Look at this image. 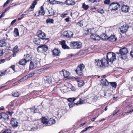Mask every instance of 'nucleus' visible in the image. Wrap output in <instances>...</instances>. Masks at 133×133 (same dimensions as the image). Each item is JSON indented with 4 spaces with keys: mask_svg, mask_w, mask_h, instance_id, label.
Instances as JSON below:
<instances>
[{
    "mask_svg": "<svg viewBox=\"0 0 133 133\" xmlns=\"http://www.w3.org/2000/svg\"><path fill=\"white\" fill-rule=\"evenodd\" d=\"M75 100V99L74 98H69L68 99V101L71 102H74Z\"/></svg>",
    "mask_w": 133,
    "mask_h": 133,
    "instance_id": "48",
    "label": "nucleus"
},
{
    "mask_svg": "<svg viewBox=\"0 0 133 133\" xmlns=\"http://www.w3.org/2000/svg\"><path fill=\"white\" fill-rule=\"evenodd\" d=\"M83 31L85 34H89L90 33L89 30L87 28L84 29Z\"/></svg>",
    "mask_w": 133,
    "mask_h": 133,
    "instance_id": "39",
    "label": "nucleus"
},
{
    "mask_svg": "<svg viewBox=\"0 0 133 133\" xmlns=\"http://www.w3.org/2000/svg\"><path fill=\"white\" fill-rule=\"evenodd\" d=\"M46 82L48 83L49 84L51 83L52 81V79L51 78L49 77V76H48L46 77Z\"/></svg>",
    "mask_w": 133,
    "mask_h": 133,
    "instance_id": "30",
    "label": "nucleus"
},
{
    "mask_svg": "<svg viewBox=\"0 0 133 133\" xmlns=\"http://www.w3.org/2000/svg\"><path fill=\"white\" fill-rule=\"evenodd\" d=\"M11 68L12 69L13 71H15V66L14 65H12L11 66L9 69H10Z\"/></svg>",
    "mask_w": 133,
    "mask_h": 133,
    "instance_id": "56",
    "label": "nucleus"
},
{
    "mask_svg": "<svg viewBox=\"0 0 133 133\" xmlns=\"http://www.w3.org/2000/svg\"><path fill=\"white\" fill-rule=\"evenodd\" d=\"M116 59L115 54L113 52H110L107 55L106 58H103L101 60L98 59H95V63L98 67L102 68L108 66L109 63L111 64Z\"/></svg>",
    "mask_w": 133,
    "mask_h": 133,
    "instance_id": "1",
    "label": "nucleus"
},
{
    "mask_svg": "<svg viewBox=\"0 0 133 133\" xmlns=\"http://www.w3.org/2000/svg\"><path fill=\"white\" fill-rule=\"evenodd\" d=\"M63 34L65 36L69 38L72 37L73 34L70 31H65L63 32Z\"/></svg>",
    "mask_w": 133,
    "mask_h": 133,
    "instance_id": "11",
    "label": "nucleus"
},
{
    "mask_svg": "<svg viewBox=\"0 0 133 133\" xmlns=\"http://www.w3.org/2000/svg\"><path fill=\"white\" fill-rule=\"evenodd\" d=\"M54 21V20L53 19L49 18L46 19V22L47 23H53Z\"/></svg>",
    "mask_w": 133,
    "mask_h": 133,
    "instance_id": "38",
    "label": "nucleus"
},
{
    "mask_svg": "<svg viewBox=\"0 0 133 133\" xmlns=\"http://www.w3.org/2000/svg\"><path fill=\"white\" fill-rule=\"evenodd\" d=\"M120 6V5L117 3L113 2L109 6L108 8L111 11H115L117 10Z\"/></svg>",
    "mask_w": 133,
    "mask_h": 133,
    "instance_id": "4",
    "label": "nucleus"
},
{
    "mask_svg": "<svg viewBox=\"0 0 133 133\" xmlns=\"http://www.w3.org/2000/svg\"><path fill=\"white\" fill-rule=\"evenodd\" d=\"M120 57L122 59H125L127 58V54L128 53L127 49L125 47L119 50Z\"/></svg>",
    "mask_w": 133,
    "mask_h": 133,
    "instance_id": "3",
    "label": "nucleus"
},
{
    "mask_svg": "<svg viewBox=\"0 0 133 133\" xmlns=\"http://www.w3.org/2000/svg\"><path fill=\"white\" fill-rule=\"evenodd\" d=\"M59 112V109H57L55 110V112H54L53 114L55 115H57L58 116Z\"/></svg>",
    "mask_w": 133,
    "mask_h": 133,
    "instance_id": "43",
    "label": "nucleus"
},
{
    "mask_svg": "<svg viewBox=\"0 0 133 133\" xmlns=\"http://www.w3.org/2000/svg\"><path fill=\"white\" fill-rule=\"evenodd\" d=\"M5 62V60L4 59H1L0 60V64L3 63Z\"/></svg>",
    "mask_w": 133,
    "mask_h": 133,
    "instance_id": "57",
    "label": "nucleus"
},
{
    "mask_svg": "<svg viewBox=\"0 0 133 133\" xmlns=\"http://www.w3.org/2000/svg\"><path fill=\"white\" fill-rule=\"evenodd\" d=\"M10 0H7L6 2L3 5L4 6V7L7 4H8L10 2Z\"/></svg>",
    "mask_w": 133,
    "mask_h": 133,
    "instance_id": "54",
    "label": "nucleus"
},
{
    "mask_svg": "<svg viewBox=\"0 0 133 133\" xmlns=\"http://www.w3.org/2000/svg\"><path fill=\"white\" fill-rule=\"evenodd\" d=\"M128 27V25L127 24L125 25V26H122L119 28L121 32L123 33L126 32Z\"/></svg>",
    "mask_w": 133,
    "mask_h": 133,
    "instance_id": "10",
    "label": "nucleus"
},
{
    "mask_svg": "<svg viewBox=\"0 0 133 133\" xmlns=\"http://www.w3.org/2000/svg\"><path fill=\"white\" fill-rule=\"evenodd\" d=\"M33 42L35 44L38 45L40 42V40L39 38H36L34 39Z\"/></svg>",
    "mask_w": 133,
    "mask_h": 133,
    "instance_id": "28",
    "label": "nucleus"
},
{
    "mask_svg": "<svg viewBox=\"0 0 133 133\" xmlns=\"http://www.w3.org/2000/svg\"><path fill=\"white\" fill-rule=\"evenodd\" d=\"M11 122L12 126L16 127L18 126V123L15 119L12 118L11 120Z\"/></svg>",
    "mask_w": 133,
    "mask_h": 133,
    "instance_id": "12",
    "label": "nucleus"
},
{
    "mask_svg": "<svg viewBox=\"0 0 133 133\" xmlns=\"http://www.w3.org/2000/svg\"><path fill=\"white\" fill-rule=\"evenodd\" d=\"M1 114V118H3L5 119H8L9 118V116L6 114L2 112Z\"/></svg>",
    "mask_w": 133,
    "mask_h": 133,
    "instance_id": "18",
    "label": "nucleus"
},
{
    "mask_svg": "<svg viewBox=\"0 0 133 133\" xmlns=\"http://www.w3.org/2000/svg\"><path fill=\"white\" fill-rule=\"evenodd\" d=\"M108 37L104 34H102L101 36V38L104 40H108Z\"/></svg>",
    "mask_w": 133,
    "mask_h": 133,
    "instance_id": "26",
    "label": "nucleus"
},
{
    "mask_svg": "<svg viewBox=\"0 0 133 133\" xmlns=\"http://www.w3.org/2000/svg\"><path fill=\"white\" fill-rule=\"evenodd\" d=\"M37 0H35L33 2L32 4L33 5H34V6H35V5H36L37 4Z\"/></svg>",
    "mask_w": 133,
    "mask_h": 133,
    "instance_id": "58",
    "label": "nucleus"
},
{
    "mask_svg": "<svg viewBox=\"0 0 133 133\" xmlns=\"http://www.w3.org/2000/svg\"><path fill=\"white\" fill-rule=\"evenodd\" d=\"M85 66L83 64H81L77 68L76 72L79 75H83V70Z\"/></svg>",
    "mask_w": 133,
    "mask_h": 133,
    "instance_id": "5",
    "label": "nucleus"
},
{
    "mask_svg": "<svg viewBox=\"0 0 133 133\" xmlns=\"http://www.w3.org/2000/svg\"><path fill=\"white\" fill-rule=\"evenodd\" d=\"M44 8L42 6L41 7V10L39 11V14L41 15H44L45 14Z\"/></svg>",
    "mask_w": 133,
    "mask_h": 133,
    "instance_id": "29",
    "label": "nucleus"
},
{
    "mask_svg": "<svg viewBox=\"0 0 133 133\" xmlns=\"http://www.w3.org/2000/svg\"><path fill=\"white\" fill-rule=\"evenodd\" d=\"M3 51L2 50H0V56L3 55Z\"/></svg>",
    "mask_w": 133,
    "mask_h": 133,
    "instance_id": "61",
    "label": "nucleus"
},
{
    "mask_svg": "<svg viewBox=\"0 0 133 133\" xmlns=\"http://www.w3.org/2000/svg\"><path fill=\"white\" fill-rule=\"evenodd\" d=\"M89 128V127H86L84 129H83V130H82L81 132V133H83V132H84L86 131Z\"/></svg>",
    "mask_w": 133,
    "mask_h": 133,
    "instance_id": "53",
    "label": "nucleus"
},
{
    "mask_svg": "<svg viewBox=\"0 0 133 133\" xmlns=\"http://www.w3.org/2000/svg\"><path fill=\"white\" fill-rule=\"evenodd\" d=\"M110 83L112 87L115 88H116L117 84L116 82H110Z\"/></svg>",
    "mask_w": 133,
    "mask_h": 133,
    "instance_id": "41",
    "label": "nucleus"
},
{
    "mask_svg": "<svg viewBox=\"0 0 133 133\" xmlns=\"http://www.w3.org/2000/svg\"><path fill=\"white\" fill-rule=\"evenodd\" d=\"M64 3L67 5L69 6L75 4V2L74 0H66Z\"/></svg>",
    "mask_w": 133,
    "mask_h": 133,
    "instance_id": "15",
    "label": "nucleus"
},
{
    "mask_svg": "<svg viewBox=\"0 0 133 133\" xmlns=\"http://www.w3.org/2000/svg\"><path fill=\"white\" fill-rule=\"evenodd\" d=\"M65 20L66 22H69V18H67L65 19Z\"/></svg>",
    "mask_w": 133,
    "mask_h": 133,
    "instance_id": "62",
    "label": "nucleus"
},
{
    "mask_svg": "<svg viewBox=\"0 0 133 133\" xmlns=\"http://www.w3.org/2000/svg\"><path fill=\"white\" fill-rule=\"evenodd\" d=\"M35 74V73H30L27 75L28 76V78H29L30 77H31L33 76Z\"/></svg>",
    "mask_w": 133,
    "mask_h": 133,
    "instance_id": "47",
    "label": "nucleus"
},
{
    "mask_svg": "<svg viewBox=\"0 0 133 133\" xmlns=\"http://www.w3.org/2000/svg\"><path fill=\"white\" fill-rule=\"evenodd\" d=\"M129 8V6L124 5L122 6L121 9L122 11L125 12H127L128 11Z\"/></svg>",
    "mask_w": 133,
    "mask_h": 133,
    "instance_id": "16",
    "label": "nucleus"
},
{
    "mask_svg": "<svg viewBox=\"0 0 133 133\" xmlns=\"http://www.w3.org/2000/svg\"><path fill=\"white\" fill-rule=\"evenodd\" d=\"M35 7V6H34V5H33L32 4V5L30 7V9H32L34 8Z\"/></svg>",
    "mask_w": 133,
    "mask_h": 133,
    "instance_id": "63",
    "label": "nucleus"
},
{
    "mask_svg": "<svg viewBox=\"0 0 133 133\" xmlns=\"http://www.w3.org/2000/svg\"><path fill=\"white\" fill-rule=\"evenodd\" d=\"M41 121L44 124H48V120L47 118L43 117L41 118Z\"/></svg>",
    "mask_w": 133,
    "mask_h": 133,
    "instance_id": "22",
    "label": "nucleus"
},
{
    "mask_svg": "<svg viewBox=\"0 0 133 133\" xmlns=\"http://www.w3.org/2000/svg\"><path fill=\"white\" fill-rule=\"evenodd\" d=\"M37 35L41 39H45L46 40H48L49 38H45V34L41 30H39L37 32Z\"/></svg>",
    "mask_w": 133,
    "mask_h": 133,
    "instance_id": "7",
    "label": "nucleus"
},
{
    "mask_svg": "<svg viewBox=\"0 0 133 133\" xmlns=\"http://www.w3.org/2000/svg\"><path fill=\"white\" fill-rule=\"evenodd\" d=\"M97 11L98 12L101 14L104 13V11L102 9H99L97 10Z\"/></svg>",
    "mask_w": 133,
    "mask_h": 133,
    "instance_id": "45",
    "label": "nucleus"
},
{
    "mask_svg": "<svg viewBox=\"0 0 133 133\" xmlns=\"http://www.w3.org/2000/svg\"><path fill=\"white\" fill-rule=\"evenodd\" d=\"M49 2L50 3L52 4L56 3V1L55 0H49Z\"/></svg>",
    "mask_w": 133,
    "mask_h": 133,
    "instance_id": "46",
    "label": "nucleus"
},
{
    "mask_svg": "<svg viewBox=\"0 0 133 133\" xmlns=\"http://www.w3.org/2000/svg\"><path fill=\"white\" fill-rule=\"evenodd\" d=\"M14 35L15 37H17L19 35L18 30L17 28H15L14 30Z\"/></svg>",
    "mask_w": 133,
    "mask_h": 133,
    "instance_id": "23",
    "label": "nucleus"
},
{
    "mask_svg": "<svg viewBox=\"0 0 133 133\" xmlns=\"http://www.w3.org/2000/svg\"><path fill=\"white\" fill-rule=\"evenodd\" d=\"M6 43L4 41H0V48L5 46Z\"/></svg>",
    "mask_w": 133,
    "mask_h": 133,
    "instance_id": "32",
    "label": "nucleus"
},
{
    "mask_svg": "<svg viewBox=\"0 0 133 133\" xmlns=\"http://www.w3.org/2000/svg\"><path fill=\"white\" fill-rule=\"evenodd\" d=\"M42 46L43 52H45L48 49V46L45 45H42Z\"/></svg>",
    "mask_w": 133,
    "mask_h": 133,
    "instance_id": "31",
    "label": "nucleus"
},
{
    "mask_svg": "<svg viewBox=\"0 0 133 133\" xmlns=\"http://www.w3.org/2000/svg\"><path fill=\"white\" fill-rule=\"evenodd\" d=\"M17 20L16 19H15L14 20H13L11 22V25H13L14 24V23Z\"/></svg>",
    "mask_w": 133,
    "mask_h": 133,
    "instance_id": "55",
    "label": "nucleus"
},
{
    "mask_svg": "<svg viewBox=\"0 0 133 133\" xmlns=\"http://www.w3.org/2000/svg\"><path fill=\"white\" fill-rule=\"evenodd\" d=\"M130 55L131 56L133 57V50H132L130 52Z\"/></svg>",
    "mask_w": 133,
    "mask_h": 133,
    "instance_id": "64",
    "label": "nucleus"
},
{
    "mask_svg": "<svg viewBox=\"0 0 133 133\" xmlns=\"http://www.w3.org/2000/svg\"><path fill=\"white\" fill-rule=\"evenodd\" d=\"M28 76L26 75V76H25L23 78H22V79H21L20 80L21 81H23V80H26V79H28Z\"/></svg>",
    "mask_w": 133,
    "mask_h": 133,
    "instance_id": "51",
    "label": "nucleus"
},
{
    "mask_svg": "<svg viewBox=\"0 0 133 133\" xmlns=\"http://www.w3.org/2000/svg\"><path fill=\"white\" fill-rule=\"evenodd\" d=\"M42 46V45L38 46L37 49V51L39 52H43Z\"/></svg>",
    "mask_w": 133,
    "mask_h": 133,
    "instance_id": "36",
    "label": "nucleus"
},
{
    "mask_svg": "<svg viewBox=\"0 0 133 133\" xmlns=\"http://www.w3.org/2000/svg\"><path fill=\"white\" fill-rule=\"evenodd\" d=\"M41 105H39V106H37V107L38 108H36V106L34 107V108H36L34 110V112L35 113L38 112L39 111L38 110L39 109V108L40 107H41Z\"/></svg>",
    "mask_w": 133,
    "mask_h": 133,
    "instance_id": "40",
    "label": "nucleus"
},
{
    "mask_svg": "<svg viewBox=\"0 0 133 133\" xmlns=\"http://www.w3.org/2000/svg\"><path fill=\"white\" fill-rule=\"evenodd\" d=\"M36 64V66H35V65L34 64L33 62L31 61L30 62V63L29 65V69L30 70L32 69L35 68H36V66L37 67H39L40 66V65L39 64V62H37Z\"/></svg>",
    "mask_w": 133,
    "mask_h": 133,
    "instance_id": "8",
    "label": "nucleus"
},
{
    "mask_svg": "<svg viewBox=\"0 0 133 133\" xmlns=\"http://www.w3.org/2000/svg\"><path fill=\"white\" fill-rule=\"evenodd\" d=\"M117 39V38L114 35H111L108 37V40L111 41H114Z\"/></svg>",
    "mask_w": 133,
    "mask_h": 133,
    "instance_id": "19",
    "label": "nucleus"
},
{
    "mask_svg": "<svg viewBox=\"0 0 133 133\" xmlns=\"http://www.w3.org/2000/svg\"><path fill=\"white\" fill-rule=\"evenodd\" d=\"M61 45L63 48L64 49H69V47L65 44V41H63L61 42Z\"/></svg>",
    "mask_w": 133,
    "mask_h": 133,
    "instance_id": "17",
    "label": "nucleus"
},
{
    "mask_svg": "<svg viewBox=\"0 0 133 133\" xmlns=\"http://www.w3.org/2000/svg\"><path fill=\"white\" fill-rule=\"evenodd\" d=\"M91 38L94 40H98V38H99V37L95 34H92L90 36Z\"/></svg>",
    "mask_w": 133,
    "mask_h": 133,
    "instance_id": "20",
    "label": "nucleus"
},
{
    "mask_svg": "<svg viewBox=\"0 0 133 133\" xmlns=\"http://www.w3.org/2000/svg\"><path fill=\"white\" fill-rule=\"evenodd\" d=\"M70 46L73 49H80L82 46V43L79 42H72L70 44Z\"/></svg>",
    "mask_w": 133,
    "mask_h": 133,
    "instance_id": "2",
    "label": "nucleus"
},
{
    "mask_svg": "<svg viewBox=\"0 0 133 133\" xmlns=\"http://www.w3.org/2000/svg\"><path fill=\"white\" fill-rule=\"evenodd\" d=\"M60 74L61 75H63L64 77L65 78H67L68 79H71L74 77H70L69 76V73L65 70L61 71L60 72Z\"/></svg>",
    "mask_w": 133,
    "mask_h": 133,
    "instance_id": "6",
    "label": "nucleus"
},
{
    "mask_svg": "<svg viewBox=\"0 0 133 133\" xmlns=\"http://www.w3.org/2000/svg\"><path fill=\"white\" fill-rule=\"evenodd\" d=\"M15 102V101H12L7 106V108L9 110L14 109L15 107L14 105Z\"/></svg>",
    "mask_w": 133,
    "mask_h": 133,
    "instance_id": "9",
    "label": "nucleus"
},
{
    "mask_svg": "<svg viewBox=\"0 0 133 133\" xmlns=\"http://www.w3.org/2000/svg\"><path fill=\"white\" fill-rule=\"evenodd\" d=\"M75 80L77 82L78 87H81L84 84V82L83 80H80L78 78H75Z\"/></svg>",
    "mask_w": 133,
    "mask_h": 133,
    "instance_id": "13",
    "label": "nucleus"
},
{
    "mask_svg": "<svg viewBox=\"0 0 133 133\" xmlns=\"http://www.w3.org/2000/svg\"><path fill=\"white\" fill-rule=\"evenodd\" d=\"M11 131L9 129H7L4 131L2 133H11Z\"/></svg>",
    "mask_w": 133,
    "mask_h": 133,
    "instance_id": "49",
    "label": "nucleus"
},
{
    "mask_svg": "<svg viewBox=\"0 0 133 133\" xmlns=\"http://www.w3.org/2000/svg\"><path fill=\"white\" fill-rule=\"evenodd\" d=\"M26 62H27L24 59H23L19 61L18 63L19 64L22 65H25Z\"/></svg>",
    "mask_w": 133,
    "mask_h": 133,
    "instance_id": "25",
    "label": "nucleus"
},
{
    "mask_svg": "<svg viewBox=\"0 0 133 133\" xmlns=\"http://www.w3.org/2000/svg\"><path fill=\"white\" fill-rule=\"evenodd\" d=\"M101 82L102 84L104 85H107L109 83L108 81L105 78L102 79L101 81Z\"/></svg>",
    "mask_w": 133,
    "mask_h": 133,
    "instance_id": "27",
    "label": "nucleus"
},
{
    "mask_svg": "<svg viewBox=\"0 0 133 133\" xmlns=\"http://www.w3.org/2000/svg\"><path fill=\"white\" fill-rule=\"evenodd\" d=\"M49 13L50 15L51 16L54 14V12L53 10L51 9L50 10H49Z\"/></svg>",
    "mask_w": 133,
    "mask_h": 133,
    "instance_id": "42",
    "label": "nucleus"
},
{
    "mask_svg": "<svg viewBox=\"0 0 133 133\" xmlns=\"http://www.w3.org/2000/svg\"><path fill=\"white\" fill-rule=\"evenodd\" d=\"M7 71L6 70H2L0 71V76H2L5 75Z\"/></svg>",
    "mask_w": 133,
    "mask_h": 133,
    "instance_id": "34",
    "label": "nucleus"
},
{
    "mask_svg": "<svg viewBox=\"0 0 133 133\" xmlns=\"http://www.w3.org/2000/svg\"><path fill=\"white\" fill-rule=\"evenodd\" d=\"M57 4H60L61 5H63L65 4V3L64 2H60L59 1L56 2Z\"/></svg>",
    "mask_w": 133,
    "mask_h": 133,
    "instance_id": "52",
    "label": "nucleus"
},
{
    "mask_svg": "<svg viewBox=\"0 0 133 133\" xmlns=\"http://www.w3.org/2000/svg\"><path fill=\"white\" fill-rule=\"evenodd\" d=\"M31 57L32 56L31 55L28 54L26 55V56L25 57L24 59L26 62H27L31 60Z\"/></svg>",
    "mask_w": 133,
    "mask_h": 133,
    "instance_id": "24",
    "label": "nucleus"
},
{
    "mask_svg": "<svg viewBox=\"0 0 133 133\" xmlns=\"http://www.w3.org/2000/svg\"><path fill=\"white\" fill-rule=\"evenodd\" d=\"M52 52L53 55L57 56H59L61 53L60 50L57 48L54 49Z\"/></svg>",
    "mask_w": 133,
    "mask_h": 133,
    "instance_id": "14",
    "label": "nucleus"
},
{
    "mask_svg": "<svg viewBox=\"0 0 133 133\" xmlns=\"http://www.w3.org/2000/svg\"><path fill=\"white\" fill-rule=\"evenodd\" d=\"M56 121L55 119L52 118H50L48 120V124H49V125L53 124H55Z\"/></svg>",
    "mask_w": 133,
    "mask_h": 133,
    "instance_id": "21",
    "label": "nucleus"
},
{
    "mask_svg": "<svg viewBox=\"0 0 133 133\" xmlns=\"http://www.w3.org/2000/svg\"><path fill=\"white\" fill-rule=\"evenodd\" d=\"M12 96L14 97H18L19 96V94L17 91H15L12 93Z\"/></svg>",
    "mask_w": 133,
    "mask_h": 133,
    "instance_id": "35",
    "label": "nucleus"
},
{
    "mask_svg": "<svg viewBox=\"0 0 133 133\" xmlns=\"http://www.w3.org/2000/svg\"><path fill=\"white\" fill-rule=\"evenodd\" d=\"M83 21H81L77 23V25H78L79 26L81 27L83 25Z\"/></svg>",
    "mask_w": 133,
    "mask_h": 133,
    "instance_id": "44",
    "label": "nucleus"
},
{
    "mask_svg": "<svg viewBox=\"0 0 133 133\" xmlns=\"http://www.w3.org/2000/svg\"><path fill=\"white\" fill-rule=\"evenodd\" d=\"M18 51V47L16 45L13 48V52L15 54H16Z\"/></svg>",
    "mask_w": 133,
    "mask_h": 133,
    "instance_id": "33",
    "label": "nucleus"
},
{
    "mask_svg": "<svg viewBox=\"0 0 133 133\" xmlns=\"http://www.w3.org/2000/svg\"><path fill=\"white\" fill-rule=\"evenodd\" d=\"M89 6H88V5L85 4V3H84L83 4L82 8L85 10H87L88 9V8H89Z\"/></svg>",
    "mask_w": 133,
    "mask_h": 133,
    "instance_id": "37",
    "label": "nucleus"
},
{
    "mask_svg": "<svg viewBox=\"0 0 133 133\" xmlns=\"http://www.w3.org/2000/svg\"><path fill=\"white\" fill-rule=\"evenodd\" d=\"M110 3V0H105L104 2V3L106 4H109Z\"/></svg>",
    "mask_w": 133,
    "mask_h": 133,
    "instance_id": "50",
    "label": "nucleus"
},
{
    "mask_svg": "<svg viewBox=\"0 0 133 133\" xmlns=\"http://www.w3.org/2000/svg\"><path fill=\"white\" fill-rule=\"evenodd\" d=\"M119 110H116L114 111V113L113 114V116H114L116 114L117 112Z\"/></svg>",
    "mask_w": 133,
    "mask_h": 133,
    "instance_id": "60",
    "label": "nucleus"
},
{
    "mask_svg": "<svg viewBox=\"0 0 133 133\" xmlns=\"http://www.w3.org/2000/svg\"><path fill=\"white\" fill-rule=\"evenodd\" d=\"M6 112L9 115H11L12 114L14 113V112L12 111H11L10 112V111H7Z\"/></svg>",
    "mask_w": 133,
    "mask_h": 133,
    "instance_id": "59",
    "label": "nucleus"
}]
</instances>
